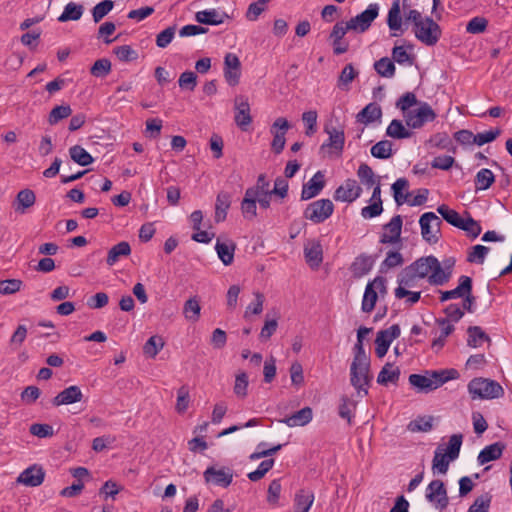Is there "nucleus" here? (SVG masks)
Segmentation results:
<instances>
[{
	"mask_svg": "<svg viewBox=\"0 0 512 512\" xmlns=\"http://www.w3.org/2000/svg\"><path fill=\"white\" fill-rule=\"evenodd\" d=\"M453 262H445V268L441 267L440 262L434 256L422 257L408 267L421 280L428 277L431 285H443L451 276Z\"/></svg>",
	"mask_w": 512,
	"mask_h": 512,
	"instance_id": "f257e3e1",
	"label": "nucleus"
},
{
	"mask_svg": "<svg viewBox=\"0 0 512 512\" xmlns=\"http://www.w3.org/2000/svg\"><path fill=\"white\" fill-rule=\"evenodd\" d=\"M359 353L354 354L350 367V381L359 396L368 394V386L372 380L370 375V360L365 351L359 348Z\"/></svg>",
	"mask_w": 512,
	"mask_h": 512,
	"instance_id": "f03ea898",
	"label": "nucleus"
},
{
	"mask_svg": "<svg viewBox=\"0 0 512 512\" xmlns=\"http://www.w3.org/2000/svg\"><path fill=\"white\" fill-rule=\"evenodd\" d=\"M468 390L473 399H494L504 394V390L498 382L485 378L471 380L468 384Z\"/></svg>",
	"mask_w": 512,
	"mask_h": 512,
	"instance_id": "7ed1b4c3",
	"label": "nucleus"
},
{
	"mask_svg": "<svg viewBox=\"0 0 512 512\" xmlns=\"http://www.w3.org/2000/svg\"><path fill=\"white\" fill-rule=\"evenodd\" d=\"M436 117L435 111L427 102H419L418 108L413 109L403 118L408 128L420 129L426 123L433 122Z\"/></svg>",
	"mask_w": 512,
	"mask_h": 512,
	"instance_id": "20e7f679",
	"label": "nucleus"
},
{
	"mask_svg": "<svg viewBox=\"0 0 512 512\" xmlns=\"http://www.w3.org/2000/svg\"><path fill=\"white\" fill-rule=\"evenodd\" d=\"M378 292L381 294L387 293L386 279L382 276H377L366 285L361 306L363 312L369 313L374 309Z\"/></svg>",
	"mask_w": 512,
	"mask_h": 512,
	"instance_id": "39448f33",
	"label": "nucleus"
},
{
	"mask_svg": "<svg viewBox=\"0 0 512 512\" xmlns=\"http://www.w3.org/2000/svg\"><path fill=\"white\" fill-rule=\"evenodd\" d=\"M415 37L426 46H434L441 38L440 26L430 17H425L424 23L413 29Z\"/></svg>",
	"mask_w": 512,
	"mask_h": 512,
	"instance_id": "423d86ee",
	"label": "nucleus"
},
{
	"mask_svg": "<svg viewBox=\"0 0 512 512\" xmlns=\"http://www.w3.org/2000/svg\"><path fill=\"white\" fill-rule=\"evenodd\" d=\"M334 211V205L330 199H320L310 203L304 210V217L313 223H322L328 219Z\"/></svg>",
	"mask_w": 512,
	"mask_h": 512,
	"instance_id": "0eeeda50",
	"label": "nucleus"
},
{
	"mask_svg": "<svg viewBox=\"0 0 512 512\" xmlns=\"http://www.w3.org/2000/svg\"><path fill=\"white\" fill-rule=\"evenodd\" d=\"M421 234L425 241L435 244L439 241L441 219L433 212L424 213L419 220Z\"/></svg>",
	"mask_w": 512,
	"mask_h": 512,
	"instance_id": "6e6552de",
	"label": "nucleus"
},
{
	"mask_svg": "<svg viewBox=\"0 0 512 512\" xmlns=\"http://www.w3.org/2000/svg\"><path fill=\"white\" fill-rule=\"evenodd\" d=\"M425 497L428 502L433 504L435 508L440 511L446 509L449 504L447 490L443 481L439 479L433 480L428 484Z\"/></svg>",
	"mask_w": 512,
	"mask_h": 512,
	"instance_id": "1a4fd4ad",
	"label": "nucleus"
},
{
	"mask_svg": "<svg viewBox=\"0 0 512 512\" xmlns=\"http://www.w3.org/2000/svg\"><path fill=\"white\" fill-rule=\"evenodd\" d=\"M290 129V124L284 117L277 118L270 127V133L273 135L271 149L275 154H280L286 143L285 135Z\"/></svg>",
	"mask_w": 512,
	"mask_h": 512,
	"instance_id": "9d476101",
	"label": "nucleus"
},
{
	"mask_svg": "<svg viewBox=\"0 0 512 512\" xmlns=\"http://www.w3.org/2000/svg\"><path fill=\"white\" fill-rule=\"evenodd\" d=\"M378 14L379 5L377 3H371L366 10L351 18L348 22L353 31L365 32L377 18Z\"/></svg>",
	"mask_w": 512,
	"mask_h": 512,
	"instance_id": "9b49d317",
	"label": "nucleus"
},
{
	"mask_svg": "<svg viewBox=\"0 0 512 512\" xmlns=\"http://www.w3.org/2000/svg\"><path fill=\"white\" fill-rule=\"evenodd\" d=\"M400 336V327L394 324L387 329L380 330L375 339V353L379 358L386 355L392 341Z\"/></svg>",
	"mask_w": 512,
	"mask_h": 512,
	"instance_id": "f8f14e48",
	"label": "nucleus"
},
{
	"mask_svg": "<svg viewBox=\"0 0 512 512\" xmlns=\"http://www.w3.org/2000/svg\"><path fill=\"white\" fill-rule=\"evenodd\" d=\"M409 383L420 392H430L441 386L437 371L426 372L425 375L411 374Z\"/></svg>",
	"mask_w": 512,
	"mask_h": 512,
	"instance_id": "ddd939ff",
	"label": "nucleus"
},
{
	"mask_svg": "<svg viewBox=\"0 0 512 512\" xmlns=\"http://www.w3.org/2000/svg\"><path fill=\"white\" fill-rule=\"evenodd\" d=\"M362 193V188L355 179H346L334 193L336 201L351 203L358 199Z\"/></svg>",
	"mask_w": 512,
	"mask_h": 512,
	"instance_id": "4468645a",
	"label": "nucleus"
},
{
	"mask_svg": "<svg viewBox=\"0 0 512 512\" xmlns=\"http://www.w3.org/2000/svg\"><path fill=\"white\" fill-rule=\"evenodd\" d=\"M241 76V62L234 53H227L224 57V78L230 86L238 85Z\"/></svg>",
	"mask_w": 512,
	"mask_h": 512,
	"instance_id": "2eb2a0df",
	"label": "nucleus"
},
{
	"mask_svg": "<svg viewBox=\"0 0 512 512\" xmlns=\"http://www.w3.org/2000/svg\"><path fill=\"white\" fill-rule=\"evenodd\" d=\"M203 477L206 483L212 482L217 486L228 487L232 483L233 472L230 468L216 469L210 466L204 471Z\"/></svg>",
	"mask_w": 512,
	"mask_h": 512,
	"instance_id": "dca6fc26",
	"label": "nucleus"
},
{
	"mask_svg": "<svg viewBox=\"0 0 512 512\" xmlns=\"http://www.w3.org/2000/svg\"><path fill=\"white\" fill-rule=\"evenodd\" d=\"M235 123L242 130L247 131L249 125L252 122L250 115V105L247 98L239 96L235 98Z\"/></svg>",
	"mask_w": 512,
	"mask_h": 512,
	"instance_id": "f3484780",
	"label": "nucleus"
},
{
	"mask_svg": "<svg viewBox=\"0 0 512 512\" xmlns=\"http://www.w3.org/2000/svg\"><path fill=\"white\" fill-rule=\"evenodd\" d=\"M83 393L77 385H72L59 392L53 399L55 407L70 405L82 401Z\"/></svg>",
	"mask_w": 512,
	"mask_h": 512,
	"instance_id": "a211bd4d",
	"label": "nucleus"
},
{
	"mask_svg": "<svg viewBox=\"0 0 512 512\" xmlns=\"http://www.w3.org/2000/svg\"><path fill=\"white\" fill-rule=\"evenodd\" d=\"M45 478V472L42 467L33 465L25 469L17 478V482L29 487L41 485Z\"/></svg>",
	"mask_w": 512,
	"mask_h": 512,
	"instance_id": "6ab92c4d",
	"label": "nucleus"
},
{
	"mask_svg": "<svg viewBox=\"0 0 512 512\" xmlns=\"http://www.w3.org/2000/svg\"><path fill=\"white\" fill-rule=\"evenodd\" d=\"M402 229L401 215H395L386 225H384V233L381 236L380 242L383 244H394L400 240Z\"/></svg>",
	"mask_w": 512,
	"mask_h": 512,
	"instance_id": "aec40b11",
	"label": "nucleus"
},
{
	"mask_svg": "<svg viewBox=\"0 0 512 512\" xmlns=\"http://www.w3.org/2000/svg\"><path fill=\"white\" fill-rule=\"evenodd\" d=\"M324 186V174L321 171H317L307 183L303 184L301 200H309L316 197L322 191Z\"/></svg>",
	"mask_w": 512,
	"mask_h": 512,
	"instance_id": "412c9836",
	"label": "nucleus"
},
{
	"mask_svg": "<svg viewBox=\"0 0 512 512\" xmlns=\"http://www.w3.org/2000/svg\"><path fill=\"white\" fill-rule=\"evenodd\" d=\"M472 291V279L468 276L462 275L459 278V284L456 288L441 292L440 300L441 302L447 301L449 299L461 298L464 297L467 293Z\"/></svg>",
	"mask_w": 512,
	"mask_h": 512,
	"instance_id": "4be33fe9",
	"label": "nucleus"
},
{
	"mask_svg": "<svg viewBox=\"0 0 512 512\" xmlns=\"http://www.w3.org/2000/svg\"><path fill=\"white\" fill-rule=\"evenodd\" d=\"M325 132L329 135V137L327 142L322 144L321 150L328 147L336 151L338 154H341L345 143L344 131L333 127H326Z\"/></svg>",
	"mask_w": 512,
	"mask_h": 512,
	"instance_id": "5701e85b",
	"label": "nucleus"
},
{
	"mask_svg": "<svg viewBox=\"0 0 512 512\" xmlns=\"http://www.w3.org/2000/svg\"><path fill=\"white\" fill-rule=\"evenodd\" d=\"M226 18H229V16L225 12H219L216 9L202 10L195 14L196 21L205 25H219Z\"/></svg>",
	"mask_w": 512,
	"mask_h": 512,
	"instance_id": "b1692460",
	"label": "nucleus"
},
{
	"mask_svg": "<svg viewBox=\"0 0 512 512\" xmlns=\"http://www.w3.org/2000/svg\"><path fill=\"white\" fill-rule=\"evenodd\" d=\"M382 117V109L377 103H369L357 115V122L369 125L372 122L380 120Z\"/></svg>",
	"mask_w": 512,
	"mask_h": 512,
	"instance_id": "393cba45",
	"label": "nucleus"
},
{
	"mask_svg": "<svg viewBox=\"0 0 512 512\" xmlns=\"http://www.w3.org/2000/svg\"><path fill=\"white\" fill-rule=\"evenodd\" d=\"M505 445L501 442H495L486 446L480 451L477 457L479 465H484L490 461L499 459L502 456Z\"/></svg>",
	"mask_w": 512,
	"mask_h": 512,
	"instance_id": "a878e982",
	"label": "nucleus"
},
{
	"mask_svg": "<svg viewBox=\"0 0 512 512\" xmlns=\"http://www.w3.org/2000/svg\"><path fill=\"white\" fill-rule=\"evenodd\" d=\"M240 208L245 219L253 220L257 217V196L252 190L245 191Z\"/></svg>",
	"mask_w": 512,
	"mask_h": 512,
	"instance_id": "bb28decb",
	"label": "nucleus"
},
{
	"mask_svg": "<svg viewBox=\"0 0 512 512\" xmlns=\"http://www.w3.org/2000/svg\"><path fill=\"white\" fill-rule=\"evenodd\" d=\"M312 418V409L310 407H304L291 416L284 418L281 422L285 423L288 427L305 426L311 422Z\"/></svg>",
	"mask_w": 512,
	"mask_h": 512,
	"instance_id": "cd10ccee",
	"label": "nucleus"
},
{
	"mask_svg": "<svg viewBox=\"0 0 512 512\" xmlns=\"http://www.w3.org/2000/svg\"><path fill=\"white\" fill-rule=\"evenodd\" d=\"M374 264V260L367 255H359L351 264L350 270L355 278H361L368 274Z\"/></svg>",
	"mask_w": 512,
	"mask_h": 512,
	"instance_id": "c85d7f7f",
	"label": "nucleus"
},
{
	"mask_svg": "<svg viewBox=\"0 0 512 512\" xmlns=\"http://www.w3.org/2000/svg\"><path fill=\"white\" fill-rule=\"evenodd\" d=\"M236 245L233 241H220L219 239L216 242L215 250L219 259L222 261L224 265H230L234 260V252Z\"/></svg>",
	"mask_w": 512,
	"mask_h": 512,
	"instance_id": "c756f323",
	"label": "nucleus"
},
{
	"mask_svg": "<svg viewBox=\"0 0 512 512\" xmlns=\"http://www.w3.org/2000/svg\"><path fill=\"white\" fill-rule=\"evenodd\" d=\"M315 496L312 491L301 489L294 497V512H309Z\"/></svg>",
	"mask_w": 512,
	"mask_h": 512,
	"instance_id": "7c9ffc66",
	"label": "nucleus"
},
{
	"mask_svg": "<svg viewBox=\"0 0 512 512\" xmlns=\"http://www.w3.org/2000/svg\"><path fill=\"white\" fill-rule=\"evenodd\" d=\"M408 128V126L404 125L401 120L393 119L388 127L386 128V136L393 139H408L412 137L413 132Z\"/></svg>",
	"mask_w": 512,
	"mask_h": 512,
	"instance_id": "2f4dec72",
	"label": "nucleus"
},
{
	"mask_svg": "<svg viewBox=\"0 0 512 512\" xmlns=\"http://www.w3.org/2000/svg\"><path fill=\"white\" fill-rule=\"evenodd\" d=\"M451 461H454V459H450V457L444 453V448L442 446L437 447L432 460L433 473L446 474Z\"/></svg>",
	"mask_w": 512,
	"mask_h": 512,
	"instance_id": "473e14b6",
	"label": "nucleus"
},
{
	"mask_svg": "<svg viewBox=\"0 0 512 512\" xmlns=\"http://www.w3.org/2000/svg\"><path fill=\"white\" fill-rule=\"evenodd\" d=\"M304 255L307 263L312 268L318 267L323 260L322 246L319 242H312L310 245L305 246Z\"/></svg>",
	"mask_w": 512,
	"mask_h": 512,
	"instance_id": "72a5a7b5",
	"label": "nucleus"
},
{
	"mask_svg": "<svg viewBox=\"0 0 512 512\" xmlns=\"http://www.w3.org/2000/svg\"><path fill=\"white\" fill-rule=\"evenodd\" d=\"M231 205V196L227 192H220L215 204V222L219 223L226 219L227 211Z\"/></svg>",
	"mask_w": 512,
	"mask_h": 512,
	"instance_id": "f704fd0d",
	"label": "nucleus"
},
{
	"mask_svg": "<svg viewBox=\"0 0 512 512\" xmlns=\"http://www.w3.org/2000/svg\"><path fill=\"white\" fill-rule=\"evenodd\" d=\"M400 377V369L392 363H386L378 374L377 382L381 385L396 383Z\"/></svg>",
	"mask_w": 512,
	"mask_h": 512,
	"instance_id": "c9c22d12",
	"label": "nucleus"
},
{
	"mask_svg": "<svg viewBox=\"0 0 512 512\" xmlns=\"http://www.w3.org/2000/svg\"><path fill=\"white\" fill-rule=\"evenodd\" d=\"M84 12V8L81 4L75 2H69L64 7L62 14L58 17L59 22L77 21L79 20Z\"/></svg>",
	"mask_w": 512,
	"mask_h": 512,
	"instance_id": "e433bc0d",
	"label": "nucleus"
},
{
	"mask_svg": "<svg viewBox=\"0 0 512 512\" xmlns=\"http://www.w3.org/2000/svg\"><path fill=\"white\" fill-rule=\"evenodd\" d=\"M131 253V247L128 242L122 241L116 245H114L109 251L107 255L106 262L109 266H113L120 257L129 256Z\"/></svg>",
	"mask_w": 512,
	"mask_h": 512,
	"instance_id": "4c0bfd02",
	"label": "nucleus"
},
{
	"mask_svg": "<svg viewBox=\"0 0 512 512\" xmlns=\"http://www.w3.org/2000/svg\"><path fill=\"white\" fill-rule=\"evenodd\" d=\"M495 181V176L490 169L482 168L475 176V190H487Z\"/></svg>",
	"mask_w": 512,
	"mask_h": 512,
	"instance_id": "58836bf2",
	"label": "nucleus"
},
{
	"mask_svg": "<svg viewBox=\"0 0 512 512\" xmlns=\"http://www.w3.org/2000/svg\"><path fill=\"white\" fill-rule=\"evenodd\" d=\"M419 280L420 279L407 266L400 272V274L397 277V288H402L403 290L415 288L418 286Z\"/></svg>",
	"mask_w": 512,
	"mask_h": 512,
	"instance_id": "ea45409f",
	"label": "nucleus"
},
{
	"mask_svg": "<svg viewBox=\"0 0 512 512\" xmlns=\"http://www.w3.org/2000/svg\"><path fill=\"white\" fill-rule=\"evenodd\" d=\"M467 333V344L472 348H477L481 346L484 342L490 341L489 336L479 326H470L467 329Z\"/></svg>",
	"mask_w": 512,
	"mask_h": 512,
	"instance_id": "a19ab883",
	"label": "nucleus"
},
{
	"mask_svg": "<svg viewBox=\"0 0 512 512\" xmlns=\"http://www.w3.org/2000/svg\"><path fill=\"white\" fill-rule=\"evenodd\" d=\"M35 201L36 196L32 190H21L18 192L16 197L17 207L15 208V210L24 213L27 208H30L35 204Z\"/></svg>",
	"mask_w": 512,
	"mask_h": 512,
	"instance_id": "79ce46f5",
	"label": "nucleus"
},
{
	"mask_svg": "<svg viewBox=\"0 0 512 512\" xmlns=\"http://www.w3.org/2000/svg\"><path fill=\"white\" fill-rule=\"evenodd\" d=\"M434 418L432 416H418L409 422L407 429L410 432H429L433 428Z\"/></svg>",
	"mask_w": 512,
	"mask_h": 512,
	"instance_id": "37998d69",
	"label": "nucleus"
},
{
	"mask_svg": "<svg viewBox=\"0 0 512 512\" xmlns=\"http://www.w3.org/2000/svg\"><path fill=\"white\" fill-rule=\"evenodd\" d=\"M375 71L385 78H393L395 75L396 67L392 59L383 57L374 63Z\"/></svg>",
	"mask_w": 512,
	"mask_h": 512,
	"instance_id": "c03bdc74",
	"label": "nucleus"
},
{
	"mask_svg": "<svg viewBox=\"0 0 512 512\" xmlns=\"http://www.w3.org/2000/svg\"><path fill=\"white\" fill-rule=\"evenodd\" d=\"M400 1L394 0L388 12L387 24L390 30H400L402 26Z\"/></svg>",
	"mask_w": 512,
	"mask_h": 512,
	"instance_id": "a18cd8bd",
	"label": "nucleus"
},
{
	"mask_svg": "<svg viewBox=\"0 0 512 512\" xmlns=\"http://www.w3.org/2000/svg\"><path fill=\"white\" fill-rule=\"evenodd\" d=\"M69 154L71 159L81 166H87L93 162L92 156L79 145L70 147Z\"/></svg>",
	"mask_w": 512,
	"mask_h": 512,
	"instance_id": "49530a36",
	"label": "nucleus"
},
{
	"mask_svg": "<svg viewBox=\"0 0 512 512\" xmlns=\"http://www.w3.org/2000/svg\"><path fill=\"white\" fill-rule=\"evenodd\" d=\"M201 307L196 297L188 299L184 303L183 314L187 320L197 321L200 317Z\"/></svg>",
	"mask_w": 512,
	"mask_h": 512,
	"instance_id": "de8ad7c7",
	"label": "nucleus"
},
{
	"mask_svg": "<svg viewBox=\"0 0 512 512\" xmlns=\"http://www.w3.org/2000/svg\"><path fill=\"white\" fill-rule=\"evenodd\" d=\"M417 104L419 105L416 95L413 92H406L397 100L395 105L404 116L413 110L411 107Z\"/></svg>",
	"mask_w": 512,
	"mask_h": 512,
	"instance_id": "09e8293b",
	"label": "nucleus"
},
{
	"mask_svg": "<svg viewBox=\"0 0 512 512\" xmlns=\"http://www.w3.org/2000/svg\"><path fill=\"white\" fill-rule=\"evenodd\" d=\"M408 181L405 178H399L392 184L393 196L397 205H402L408 201L409 193L403 194L402 191L407 189Z\"/></svg>",
	"mask_w": 512,
	"mask_h": 512,
	"instance_id": "8fccbe9b",
	"label": "nucleus"
},
{
	"mask_svg": "<svg viewBox=\"0 0 512 512\" xmlns=\"http://www.w3.org/2000/svg\"><path fill=\"white\" fill-rule=\"evenodd\" d=\"M371 154L378 159H388L392 156V143L389 140H381L371 147Z\"/></svg>",
	"mask_w": 512,
	"mask_h": 512,
	"instance_id": "3c124183",
	"label": "nucleus"
},
{
	"mask_svg": "<svg viewBox=\"0 0 512 512\" xmlns=\"http://www.w3.org/2000/svg\"><path fill=\"white\" fill-rule=\"evenodd\" d=\"M278 328V321L276 318H270L269 314H266L264 325L261 328L259 334V340L261 342H267L271 336L276 332Z\"/></svg>",
	"mask_w": 512,
	"mask_h": 512,
	"instance_id": "603ef678",
	"label": "nucleus"
},
{
	"mask_svg": "<svg viewBox=\"0 0 512 512\" xmlns=\"http://www.w3.org/2000/svg\"><path fill=\"white\" fill-rule=\"evenodd\" d=\"M462 441V434H453L449 438L448 446L444 448V453H446L450 459L456 460L459 457Z\"/></svg>",
	"mask_w": 512,
	"mask_h": 512,
	"instance_id": "864d4df0",
	"label": "nucleus"
},
{
	"mask_svg": "<svg viewBox=\"0 0 512 512\" xmlns=\"http://www.w3.org/2000/svg\"><path fill=\"white\" fill-rule=\"evenodd\" d=\"M357 175L361 182L368 188L374 186L379 182V180L376 179L372 168L365 163L359 166Z\"/></svg>",
	"mask_w": 512,
	"mask_h": 512,
	"instance_id": "5fc2aeb1",
	"label": "nucleus"
},
{
	"mask_svg": "<svg viewBox=\"0 0 512 512\" xmlns=\"http://www.w3.org/2000/svg\"><path fill=\"white\" fill-rule=\"evenodd\" d=\"M164 341L160 336H151L143 347L144 354L148 357L154 358L158 352L163 348Z\"/></svg>",
	"mask_w": 512,
	"mask_h": 512,
	"instance_id": "6e6d98bb",
	"label": "nucleus"
},
{
	"mask_svg": "<svg viewBox=\"0 0 512 512\" xmlns=\"http://www.w3.org/2000/svg\"><path fill=\"white\" fill-rule=\"evenodd\" d=\"M437 212L451 225H453L454 227H459V225H461V220H462V217L460 216V214L449 208L447 205L443 204V205H440L438 208H437Z\"/></svg>",
	"mask_w": 512,
	"mask_h": 512,
	"instance_id": "4d7b16f0",
	"label": "nucleus"
},
{
	"mask_svg": "<svg viewBox=\"0 0 512 512\" xmlns=\"http://www.w3.org/2000/svg\"><path fill=\"white\" fill-rule=\"evenodd\" d=\"M114 7L112 0H104L96 4L92 9V17L95 23L100 22Z\"/></svg>",
	"mask_w": 512,
	"mask_h": 512,
	"instance_id": "13d9d810",
	"label": "nucleus"
},
{
	"mask_svg": "<svg viewBox=\"0 0 512 512\" xmlns=\"http://www.w3.org/2000/svg\"><path fill=\"white\" fill-rule=\"evenodd\" d=\"M392 60L399 65H412L414 62V55L408 53L404 46H395L392 49Z\"/></svg>",
	"mask_w": 512,
	"mask_h": 512,
	"instance_id": "bf43d9fd",
	"label": "nucleus"
},
{
	"mask_svg": "<svg viewBox=\"0 0 512 512\" xmlns=\"http://www.w3.org/2000/svg\"><path fill=\"white\" fill-rule=\"evenodd\" d=\"M254 301H252L244 312V318H249L251 314L259 315L263 311L265 297L261 292H254Z\"/></svg>",
	"mask_w": 512,
	"mask_h": 512,
	"instance_id": "052dcab7",
	"label": "nucleus"
},
{
	"mask_svg": "<svg viewBox=\"0 0 512 512\" xmlns=\"http://www.w3.org/2000/svg\"><path fill=\"white\" fill-rule=\"evenodd\" d=\"M110 72L111 62L106 58L96 60L90 69V73L98 78L106 77Z\"/></svg>",
	"mask_w": 512,
	"mask_h": 512,
	"instance_id": "680f3d73",
	"label": "nucleus"
},
{
	"mask_svg": "<svg viewBox=\"0 0 512 512\" xmlns=\"http://www.w3.org/2000/svg\"><path fill=\"white\" fill-rule=\"evenodd\" d=\"M491 501L492 495L484 493L475 499L468 512H489Z\"/></svg>",
	"mask_w": 512,
	"mask_h": 512,
	"instance_id": "e2e57ef3",
	"label": "nucleus"
},
{
	"mask_svg": "<svg viewBox=\"0 0 512 512\" xmlns=\"http://www.w3.org/2000/svg\"><path fill=\"white\" fill-rule=\"evenodd\" d=\"M71 114L72 109L69 105L56 106L51 110L48 121L51 125H54L60 120L69 117Z\"/></svg>",
	"mask_w": 512,
	"mask_h": 512,
	"instance_id": "0e129e2a",
	"label": "nucleus"
},
{
	"mask_svg": "<svg viewBox=\"0 0 512 512\" xmlns=\"http://www.w3.org/2000/svg\"><path fill=\"white\" fill-rule=\"evenodd\" d=\"M190 403V394L189 389L186 385L181 386L177 391V402H176V411L178 413H184Z\"/></svg>",
	"mask_w": 512,
	"mask_h": 512,
	"instance_id": "69168bd1",
	"label": "nucleus"
},
{
	"mask_svg": "<svg viewBox=\"0 0 512 512\" xmlns=\"http://www.w3.org/2000/svg\"><path fill=\"white\" fill-rule=\"evenodd\" d=\"M430 143H432L435 147L448 151L455 152L456 150L455 146L453 145V141L446 133H437L433 135L430 139Z\"/></svg>",
	"mask_w": 512,
	"mask_h": 512,
	"instance_id": "338daca9",
	"label": "nucleus"
},
{
	"mask_svg": "<svg viewBox=\"0 0 512 512\" xmlns=\"http://www.w3.org/2000/svg\"><path fill=\"white\" fill-rule=\"evenodd\" d=\"M458 228L464 230L469 236L473 238L478 237L482 231L480 224L472 217H468L466 219L462 218L461 225H459Z\"/></svg>",
	"mask_w": 512,
	"mask_h": 512,
	"instance_id": "774afa93",
	"label": "nucleus"
}]
</instances>
